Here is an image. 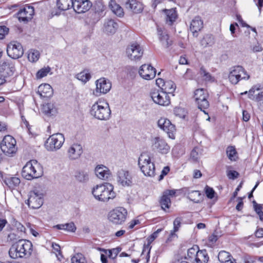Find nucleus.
<instances>
[{
	"label": "nucleus",
	"mask_w": 263,
	"mask_h": 263,
	"mask_svg": "<svg viewBox=\"0 0 263 263\" xmlns=\"http://www.w3.org/2000/svg\"><path fill=\"white\" fill-rule=\"evenodd\" d=\"M32 244L29 240L19 239L10 248L9 254L12 258H28L32 254Z\"/></svg>",
	"instance_id": "1"
},
{
	"label": "nucleus",
	"mask_w": 263,
	"mask_h": 263,
	"mask_svg": "<svg viewBox=\"0 0 263 263\" xmlns=\"http://www.w3.org/2000/svg\"><path fill=\"white\" fill-rule=\"evenodd\" d=\"M92 193L96 199L103 202L114 199L116 196L114 187L109 183L97 185L93 188Z\"/></svg>",
	"instance_id": "2"
},
{
	"label": "nucleus",
	"mask_w": 263,
	"mask_h": 263,
	"mask_svg": "<svg viewBox=\"0 0 263 263\" xmlns=\"http://www.w3.org/2000/svg\"><path fill=\"white\" fill-rule=\"evenodd\" d=\"M90 113L98 120H107L110 117L111 110L106 102L99 101L92 105Z\"/></svg>",
	"instance_id": "3"
},
{
	"label": "nucleus",
	"mask_w": 263,
	"mask_h": 263,
	"mask_svg": "<svg viewBox=\"0 0 263 263\" xmlns=\"http://www.w3.org/2000/svg\"><path fill=\"white\" fill-rule=\"evenodd\" d=\"M43 172L40 164L36 160H32L28 162L23 167L22 176L27 180H31L42 176Z\"/></svg>",
	"instance_id": "4"
},
{
	"label": "nucleus",
	"mask_w": 263,
	"mask_h": 263,
	"mask_svg": "<svg viewBox=\"0 0 263 263\" xmlns=\"http://www.w3.org/2000/svg\"><path fill=\"white\" fill-rule=\"evenodd\" d=\"M138 165L145 176L153 177L155 173V166L151 157L146 152L142 153L139 157Z\"/></svg>",
	"instance_id": "5"
},
{
	"label": "nucleus",
	"mask_w": 263,
	"mask_h": 263,
	"mask_svg": "<svg viewBox=\"0 0 263 263\" xmlns=\"http://www.w3.org/2000/svg\"><path fill=\"white\" fill-rule=\"evenodd\" d=\"M65 138L62 134H54L48 138L45 144V146L47 151L55 152L62 147Z\"/></svg>",
	"instance_id": "6"
},
{
	"label": "nucleus",
	"mask_w": 263,
	"mask_h": 263,
	"mask_svg": "<svg viewBox=\"0 0 263 263\" xmlns=\"http://www.w3.org/2000/svg\"><path fill=\"white\" fill-rule=\"evenodd\" d=\"M228 78L232 84H236L241 80H248L250 76L242 66H236L232 68Z\"/></svg>",
	"instance_id": "7"
},
{
	"label": "nucleus",
	"mask_w": 263,
	"mask_h": 263,
	"mask_svg": "<svg viewBox=\"0 0 263 263\" xmlns=\"http://www.w3.org/2000/svg\"><path fill=\"white\" fill-rule=\"evenodd\" d=\"M127 211L122 207H118L111 210L108 215L109 220L115 224H122L125 220Z\"/></svg>",
	"instance_id": "8"
},
{
	"label": "nucleus",
	"mask_w": 263,
	"mask_h": 263,
	"mask_svg": "<svg viewBox=\"0 0 263 263\" xmlns=\"http://www.w3.org/2000/svg\"><path fill=\"white\" fill-rule=\"evenodd\" d=\"M126 53L127 58L132 61H138L143 54V49L137 43H131L126 48Z\"/></svg>",
	"instance_id": "9"
},
{
	"label": "nucleus",
	"mask_w": 263,
	"mask_h": 263,
	"mask_svg": "<svg viewBox=\"0 0 263 263\" xmlns=\"http://www.w3.org/2000/svg\"><path fill=\"white\" fill-rule=\"evenodd\" d=\"M1 148L7 156H11L15 153L17 148L15 139L10 135L5 136L1 143Z\"/></svg>",
	"instance_id": "10"
},
{
	"label": "nucleus",
	"mask_w": 263,
	"mask_h": 263,
	"mask_svg": "<svg viewBox=\"0 0 263 263\" xmlns=\"http://www.w3.org/2000/svg\"><path fill=\"white\" fill-rule=\"evenodd\" d=\"M194 97L198 108L201 110H203L206 114L204 109L209 106V103L207 100L208 93L206 91L202 88L197 89L194 92Z\"/></svg>",
	"instance_id": "11"
},
{
	"label": "nucleus",
	"mask_w": 263,
	"mask_h": 263,
	"mask_svg": "<svg viewBox=\"0 0 263 263\" xmlns=\"http://www.w3.org/2000/svg\"><path fill=\"white\" fill-rule=\"evenodd\" d=\"M43 203V194L37 190L31 191L29 193L27 204L30 208H40Z\"/></svg>",
	"instance_id": "12"
},
{
	"label": "nucleus",
	"mask_w": 263,
	"mask_h": 263,
	"mask_svg": "<svg viewBox=\"0 0 263 263\" xmlns=\"http://www.w3.org/2000/svg\"><path fill=\"white\" fill-rule=\"evenodd\" d=\"M151 97L154 103L161 106H167L171 103L170 97L165 92L154 90L151 92Z\"/></svg>",
	"instance_id": "13"
},
{
	"label": "nucleus",
	"mask_w": 263,
	"mask_h": 263,
	"mask_svg": "<svg viewBox=\"0 0 263 263\" xmlns=\"http://www.w3.org/2000/svg\"><path fill=\"white\" fill-rule=\"evenodd\" d=\"M152 147L153 150L162 154H167L170 149L166 142L159 137H155L152 139Z\"/></svg>",
	"instance_id": "14"
},
{
	"label": "nucleus",
	"mask_w": 263,
	"mask_h": 263,
	"mask_svg": "<svg viewBox=\"0 0 263 263\" xmlns=\"http://www.w3.org/2000/svg\"><path fill=\"white\" fill-rule=\"evenodd\" d=\"M116 176L117 181L119 185L124 187L132 185V176L128 171L121 168L117 171Z\"/></svg>",
	"instance_id": "15"
},
{
	"label": "nucleus",
	"mask_w": 263,
	"mask_h": 263,
	"mask_svg": "<svg viewBox=\"0 0 263 263\" xmlns=\"http://www.w3.org/2000/svg\"><path fill=\"white\" fill-rule=\"evenodd\" d=\"M7 52L9 57L13 59H17L24 53L22 45L17 42H11L7 48Z\"/></svg>",
	"instance_id": "16"
},
{
	"label": "nucleus",
	"mask_w": 263,
	"mask_h": 263,
	"mask_svg": "<svg viewBox=\"0 0 263 263\" xmlns=\"http://www.w3.org/2000/svg\"><path fill=\"white\" fill-rule=\"evenodd\" d=\"M158 126L165 132L168 137L171 139H175L176 132L175 126L172 124L171 121L165 118H161L158 121Z\"/></svg>",
	"instance_id": "17"
},
{
	"label": "nucleus",
	"mask_w": 263,
	"mask_h": 263,
	"mask_svg": "<svg viewBox=\"0 0 263 263\" xmlns=\"http://www.w3.org/2000/svg\"><path fill=\"white\" fill-rule=\"evenodd\" d=\"M96 89L93 93L96 96H99L101 93H107L111 88V83L109 80L104 78H100L96 82Z\"/></svg>",
	"instance_id": "18"
},
{
	"label": "nucleus",
	"mask_w": 263,
	"mask_h": 263,
	"mask_svg": "<svg viewBox=\"0 0 263 263\" xmlns=\"http://www.w3.org/2000/svg\"><path fill=\"white\" fill-rule=\"evenodd\" d=\"M260 89V85L253 86L248 91L249 98L254 101L260 102V108L263 109V91L259 92L257 94H255L256 91H259ZM248 91L241 93V95L246 94Z\"/></svg>",
	"instance_id": "19"
},
{
	"label": "nucleus",
	"mask_w": 263,
	"mask_h": 263,
	"mask_svg": "<svg viewBox=\"0 0 263 263\" xmlns=\"http://www.w3.org/2000/svg\"><path fill=\"white\" fill-rule=\"evenodd\" d=\"M139 73L143 79L150 80L155 77L156 70L151 65L143 64L140 67Z\"/></svg>",
	"instance_id": "20"
},
{
	"label": "nucleus",
	"mask_w": 263,
	"mask_h": 263,
	"mask_svg": "<svg viewBox=\"0 0 263 263\" xmlns=\"http://www.w3.org/2000/svg\"><path fill=\"white\" fill-rule=\"evenodd\" d=\"M34 13V8L32 6H26L18 12L17 15L20 22L27 23L32 19Z\"/></svg>",
	"instance_id": "21"
},
{
	"label": "nucleus",
	"mask_w": 263,
	"mask_h": 263,
	"mask_svg": "<svg viewBox=\"0 0 263 263\" xmlns=\"http://www.w3.org/2000/svg\"><path fill=\"white\" fill-rule=\"evenodd\" d=\"M92 6L89 0H73V10L78 13L88 11Z\"/></svg>",
	"instance_id": "22"
},
{
	"label": "nucleus",
	"mask_w": 263,
	"mask_h": 263,
	"mask_svg": "<svg viewBox=\"0 0 263 263\" xmlns=\"http://www.w3.org/2000/svg\"><path fill=\"white\" fill-rule=\"evenodd\" d=\"M83 153L82 146L78 143H74L67 151L68 157L71 160L79 159Z\"/></svg>",
	"instance_id": "23"
},
{
	"label": "nucleus",
	"mask_w": 263,
	"mask_h": 263,
	"mask_svg": "<svg viewBox=\"0 0 263 263\" xmlns=\"http://www.w3.org/2000/svg\"><path fill=\"white\" fill-rule=\"evenodd\" d=\"M124 5L126 9L135 13H140L143 10L142 5L136 0H125Z\"/></svg>",
	"instance_id": "24"
},
{
	"label": "nucleus",
	"mask_w": 263,
	"mask_h": 263,
	"mask_svg": "<svg viewBox=\"0 0 263 263\" xmlns=\"http://www.w3.org/2000/svg\"><path fill=\"white\" fill-rule=\"evenodd\" d=\"M15 71L14 64L11 60L2 61L0 62V72L11 76Z\"/></svg>",
	"instance_id": "25"
},
{
	"label": "nucleus",
	"mask_w": 263,
	"mask_h": 263,
	"mask_svg": "<svg viewBox=\"0 0 263 263\" xmlns=\"http://www.w3.org/2000/svg\"><path fill=\"white\" fill-rule=\"evenodd\" d=\"M118 28V24L112 19H106L104 23L103 31L108 34H114Z\"/></svg>",
	"instance_id": "26"
},
{
	"label": "nucleus",
	"mask_w": 263,
	"mask_h": 263,
	"mask_svg": "<svg viewBox=\"0 0 263 263\" xmlns=\"http://www.w3.org/2000/svg\"><path fill=\"white\" fill-rule=\"evenodd\" d=\"M37 93L41 98H49L52 96L53 89L48 84H42L38 87Z\"/></svg>",
	"instance_id": "27"
},
{
	"label": "nucleus",
	"mask_w": 263,
	"mask_h": 263,
	"mask_svg": "<svg viewBox=\"0 0 263 263\" xmlns=\"http://www.w3.org/2000/svg\"><path fill=\"white\" fill-rule=\"evenodd\" d=\"M203 28V21L199 16H196L192 20L190 24V30L194 36H198V32Z\"/></svg>",
	"instance_id": "28"
},
{
	"label": "nucleus",
	"mask_w": 263,
	"mask_h": 263,
	"mask_svg": "<svg viewBox=\"0 0 263 263\" xmlns=\"http://www.w3.org/2000/svg\"><path fill=\"white\" fill-rule=\"evenodd\" d=\"M95 174L97 177L102 180H107L110 176V170L104 165H97L95 168Z\"/></svg>",
	"instance_id": "29"
},
{
	"label": "nucleus",
	"mask_w": 263,
	"mask_h": 263,
	"mask_svg": "<svg viewBox=\"0 0 263 263\" xmlns=\"http://www.w3.org/2000/svg\"><path fill=\"white\" fill-rule=\"evenodd\" d=\"M5 184L10 189H15L19 186L21 180L19 178L16 177H12L10 175L6 176L3 179Z\"/></svg>",
	"instance_id": "30"
},
{
	"label": "nucleus",
	"mask_w": 263,
	"mask_h": 263,
	"mask_svg": "<svg viewBox=\"0 0 263 263\" xmlns=\"http://www.w3.org/2000/svg\"><path fill=\"white\" fill-rule=\"evenodd\" d=\"M218 258L221 263H237L235 259L232 260V256L230 253L225 251H221Z\"/></svg>",
	"instance_id": "31"
},
{
	"label": "nucleus",
	"mask_w": 263,
	"mask_h": 263,
	"mask_svg": "<svg viewBox=\"0 0 263 263\" xmlns=\"http://www.w3.org/2000/svg\"><path fill=\"white\" fill-rule=\"evenodd\" d=\"M89 172L86 170H81L77 172L75 174L76 180L80 182H86L89 180Z\"/></svg>",
	"instance_id": "32"
},
{
	"label": "nucleus",
	"mask_w": 263,
	"mask_h": 263,
	"mask_svg": "<svg viewBox=\"0 0 263 263\" xmlns=\"http://www.w3.org/2000/svg\"><path fill=\"white\" fill-rule=\"evenodd\" d=\"M164 11L166 14V22L168 25H171L177 18V15L176 11L173 9L169 10L165 9Z\"/></svg>",
	"instance_id": "33"
},
{
	"label": "nucleus",
	"mask_w": 263,
	"mask_h": 263,
	"mask_svg": "<svg viewBox=\"0 0 263 263\" xmlns=\"http://www.w3.org/2000/svg\"><path fill=\"white\" fill-rule=\"evenodd\" d=\"M57 6L59 9L63 11L73 8V0H57Z\"/></svg>",
	"instance_id": "34"
},
{
	"label": "nucleus",
	"mask_w": 263,
	"mask_h": 263,
	"mask_svg": "<svg viewBox=\"0 0 263 263\" xmlns=\"http://www.w3.org/2000/svg\"><path fill=\"white\" fill-rule=\"evenodd\" d=\"M209 260V256L205 250H199L194 263H207Z\"/></svg>",
	"instance_id": "35"
},
{
	"label": "nucleus",
	"mask_w": 263,
	"mask_h": 263,
	"mask_svg": "<svg viewBox=\"0 0 263 263\" xmlns=\"http://www.w3.org/2000/svg\"><path fill=\"white\" fill-rule=\"evenodd\" d=\"M214 43V37L212 34H206L200 41L201 45L203 47L211 46Z\"/></svg>",
	"instance_id": "36"
},
{
	"label": "nucleus",
	"mask_w": 263,
	"mask_h": 263,
	"mask_svg": "<svg viewBox=\"0 0 263 263\" xmlns=\"http://www.w3.org/2000/svg\"><path fill=\"white\" fill-rule=\"evenodd\" d=\"M102 17L100 14L93 12H90L87 14V22L89 24L94 25Z\"/></svg>",
	"instance_id": "37"
},
{
	"label": "nucleus",
	"mask_w": 263,
	"mask_h": 263,
	"mask_svg": "<svg viewBox=\"0 0 263 263\" xmlns=\"http://www.w3.org/2000/svg\"><path fill=\"white\" fill-rule=\"evenodd\" d=\"M75 77L83 83H86L91 78V75L88 70H84L76 75Z\"/></svg>",
	"instance_id": "38"
},
{
	"label": "nucleus",
	"mask_w": 263,
	"mask_h": 263,
	"mask_svg": "<svg viewBox=\"0 0 263 263\" xmlns=\"http://www.w3.org/2000/svg\"><path fill=\"white\" fill-rule=\"evenodd\" d=\"M176 89V85L173 81L168 80L165 81L162 90L166 94L172 93Z\"/></svg>",
	"instance_id": "39"
},
{
	"label": "nucleus",
	"mask_w": 263,
	"mask_h": 263,
	"mask_svg": "<svg viewBox=\"0 0 263 263\" xmlns=\"http://www.w3.org/2000/svg\"><path fill=\"white\" fill-rule=\"evenodd\" d=\"M197 246L190 248L187 251V259L192 263H194L197 254L199 252Z\"/></svg>",
	"instance_id": "40"
},
{
	"label": "nucleus",
	"mask_w": 263,
	"mask_h": 263,
	"mask_svg": "<svg viewBox=\"0 0 263 263\" xmlns=\"http://www.w3.org/2000/svg\"><path fill=\"white\" fill-rule=\"evenodd\" d=\"M111 10L117 16L121 17L123 16V10L122 8L115 2H111L110 4Z\"/></svg>",
	"instance_id": "41"
},
{
	"label": "nucleus",
	"mask_w": 263,
	"mask_h": 263,
	"mask_svg": "<svg viewBox=\"0 0 263 263\" xmlns=\"http://www.w3.org/2000/svg\"><path fill=\"white\" fill-rule=\"evenodd\" d=\"M187 198L195 203H199L201 199V193L198 191H192L187 193Z\"/></svg>",
	"instance_id": "42"
},
{
	"label": "nucleus",
	"mask_w": 263,
	"mask_h": 263,
	"mask_svg": "<svg viewBox=\"0 0 263 263\" xmlns=\"http://www.w3.org/2000/svg\"><path fill=\"white\" fill-rule=\"evenodd\" d=\"M42 109L43 112L46 114L53 115L56 112V109L53 104L50 103L44 104Z\"/></svg>",
	"instance_id": "43"
},
{
	"label": "nucleus",
	"mask_w": 263,
	"mask_h": 263,
	"mask_svg": "<svg viewBox=\"0 0 263 263\" xmlns=\"http://www.w3.org/2000/svg\"><path fill=\"white\" fill-rule=\"evenodd\" d=\"M161 208L165 210V209H168L170 207L171 202L169 197L166 196V194H163L160 201Z\"/></svg>",
	"instance_id": "44"
},
{
	"label": "nucleus",
	"mask_w": 263,
	"mask_h": 263,
	"mask_svg": "<svg viewBox=\"0 0 263 263\" xmlns=\"http://www.w3.org/2000/svg\"><path fill=\"white\" fill-rule=\"evenodd\" d=\"M40 58V52L37 50L31 49L28 54V60L31 62H36Z\"/></svg>",
	"instance_id": "45"
},
{
	"label": "nucleus",
	"mask_w": 263,
	"mask_h": 263,
	"mask_svg": "<svg viewBox=\"0 0 263 263\" xmlns=\"http://www.w3.org/2000/svg\"><path fill=\"white\" fill-rule=\"evenodd\" d=\"M71 263H87L85 258L81 253H77L71 259Z\"/></svg>",
	"instance_id": "46"
},
{
	"label": "nucleus",
	"mask_w": 263,
	"mask_h": 263,
	"mask_svg": "<svg viewBox=\"0 0 263 263\" xmlns=\"http://www.w3.org/2000/svg\"><path fill=\"white\" fill-rule=\"evenodd\" d=\"M51 70V68L50 67H45L39 70L36 74V77L37 79H41L44 77L47 76V75L49 73Z\"/></svg>",
	"instance_id": "47"
},
{
	"label": "nucleus",
	"mask_w": 263,
	"mask_h": 263,
	"mask_svg": "<svg viewBox=\"0 0 263 263\" xmlns=\"http://www.w3.org/2000/svg\"><path fill=\"white\" fill-rule=\"evenodd\" d=\"M253 207L255 211L261 220L263 219V212L262 211V206L261 204H258L255 201H253Z\"/></svg>",
	"instance_id": "48"
},
{
	"label": "nucleus",
	"mask_w": 263,
	"mask_h": 263,
	"mask_svg": "<svg viewBox=\"0 0 263 263\" xmlns=\"http://www.w3.org/2000/svg\"><path fill=\"white\" fill-rule=\"evenodd\" d=\"M95 8V12L98 13V14H100V15L103 17L104 15V11L105 10V6L101 3H96L94 6Z\"/></svg>",
	"instance_id": "49"
},
{
	"label": "nucleus",
	"mask_w": 263,
	"mask_h": 263,
	"mask_svg": "<svg viewBox=\"0 0 263 263\" xmlns=\"http://www.w3.org/2000/svg\"><path fill=\"white\" fill-rule=\"evenodd\" d=\"M227 155L229 159L231 160H235V156L236 154V151L234 147L228 146L227 148Z\"/></svg>",
	"instance_id": "50"
},
{
	"label": "nucleus",
	"mask_w": 263,
	"mask_h": 263,
	"mask_svg": "<svg viewBox=\"0 0 263 263\" xmlns=\"http://www.w3.org/2000/svg\"><path fill=\"white\" fill-rule=\"evenodd\" d=\"M200 74L204 78V80L206 81H213L214 78L212 77L211 74L206 71L203 67H201L200 69Z\"/></svg>",
	"instance_id": "51"
},
{
	"label": "nucleus",
	"mask_w": 263,
	"mask_h": 263,
	"mask_svg": "<svg viewBox=\"0 0 263 263\" xmlns=\"http://www.w3.org/2000/svg\"><path fill=\"white\" fill-rule=\"evenodd\" d=\"M12 225L17 229V230L21 232H25L26 230L25 227L20 222L16 220L15 219H13L12 223Z\"/></svg>",
	"instance_id": "52"
},
{
	"label": "nucleus",
	"mask_w": 263,
	"mask_h": 263,
	"mask_svg": "<svg viewBox=\"0 0 263 263\" xmlns=\"http://www.w3.org/2000/svg\"><path fill=\"white\" fill-rule=\"evenodd\" d=\"M205 193L208 198L212 199L214 198L215 192L213 188L206 186L205 187Z\"/></svg>",
	"instance_id": "53"
},
{
	"label": "nucleus",
	"mask_w": 263,
	"mask_h": 263,
	"mask_svg": "<svg viewBox=\"0 0 263 263\" xmlns=\"http://www.w3.org/2000/svg\"><path fill=\"white\" fill-rule=\"evenodd\" d=\"M182 220L183 218L181 217H178L175 218L173 222L174 229L175 231H178L179 230Z\"/></svg>",
	"instance_id": "54"
},
{
	"label": "nucleus",
	"mask_w": 263,
	"mask_h": 263,
	"mask_svg": "<svg viewBox=\"0 0 263 263\" xmlns=\"http://www.w3.org/2000/svg\"><path fill=\"white\" fill-rule=\"evenodd\" d=\"M9 29L5 26H0V40L3 39L8 33Z\"/></svg>",
	"instance_id": "55"
},
{
	"label": "nucleus",
	"mask_w": 263,
	"mask_h": 263,
	"mask_svg": "<svg viewBox=\"0 0 263 263\" xmlns=\"http://www.w3.org/2000/svg\"><path fill=\"white\" fill-rule=\"evenodd\" d=\"M227 175L229 179L232 180H234L236 179L239 175V173L237 172L231 170L228 171L227 172Z\"/></svg>",
	"instance_id": "56"
},
{
	"label": "nucleus",
	"mask_w": 263,
	"mask_h": 263,
	"mask_svg": "<svg viewBox=\"0 0 263 263\" xmlns=\"http://www.w3.org/2000/svg\"><path fill=\"white\" fill-rule=\"evenodd\" d=\"M65 227L67 228L66 231L68 232H74L77 229L74 223L72 222L66 223Z\"/></svg>",
	"instance_id": "57"
},
{
	"label": "nucleus",
	"mask_w": 263,
	"mask_h": 263,
	"mask_svg": "<svg viewBox=\"0 0 263 263\" xmlns=\"http://www.w3.org/2000/svg\"><path fill=\"white\" fill-rule=\"evenodd\" d=\"M193 76L192 70L190 69H187L182 77L185 80H191L193 78Z\"/></svg>",
	"instance_id": "58"
},
{
	"label": "nucleus",
	"mask_w": 263,
	"mask_h": 263,
	"mask_svg": "<svg viewBox=\"0 0 263 263\" xmlns=\"http://www.w3.org/2000/svg\"><path fill=\"white\" fill-rule=\"evenodd\" d=\"M197 149V148H195L191 153V158L194 161H197L199 158V155Z\"/></svg>",
	"instance_id": "59"
},
{
	"label": "nucleus",
	"mask_w": 263,
	"mask_h": 263,
	"mask_svg": "<svg viewBox=\"0 0 263 263\" xmlns=\"http://www.w3.org/2000/svg\"><path fill=\"white\" fill-rule=\"evenodd\" d=\"M175 114L176 116H179L180 118H184L185 115L184 114V110L181 108H175L174 110Z\"/></svg>",
	"instance_id": "60"
},
{
	"label": "nucleus",
	"mask_w": 263,
	"mask_h": 263,
	"mask_svg": "<svg viewBox=\"0 0 263 263\" xmlns=\"http://www.w3.org/2000/svg\"><path fill=\"white\" fill-rule=\"evenodd\" d=\"M162 229H158L156 231L154 232L151 235L148 239V241L149 242H152L154 241L158 236L159 233L162 231Z\"/></svg>",
	"instance_id": "61"
},
{
	"label": "nucleus",
	"mask_w": 263,
	"mask_h": 263,
	"mask_svg": "<svg viewBox=\"0 0 263 263\" xmlns=\"http://www.w3.org/2000/svg\"><path fill=\"white\" fill-rule=\"evenodd\" d=\"M97 249L101 251V252L104 253L106 255H107L109 257H112V255L113 254V251L112 250H106L105 249H102L100 248H98Z\"/></svg>",
	"instance_id": "62"
},
{
	"label": "nucleus",
	"mask_w": 263,
	"mask_h": 263,
	"mask_svg": "<svg viewBox=\"0 0 263 263\" xmlns=\"http://www.w3.org/2000/svg\"><path fill=\"white\" fill-rule=\"evenodd\" d=\"M262 49H263L261 46L258 43L255 45H254L252 49L253 51L254 52H260L262 50Z\"/></svg>",
	"instance_id": "63"
},
{
	"label": "nucleus",
	"mask_w": 263,
	"mask_h": 263,
	"mask_svg": "<svg viewBox=\"0 0 263 263\" xmlns=\"http://www.w3.org/2000/svg\"><path fill=\"white\" fill-rule=\"evenodd\" d=\"M165 81L163 79L159 78L156 80V85L162 89Z\"/></svg>",
	"instance_id": "64"
}]
</instances>
